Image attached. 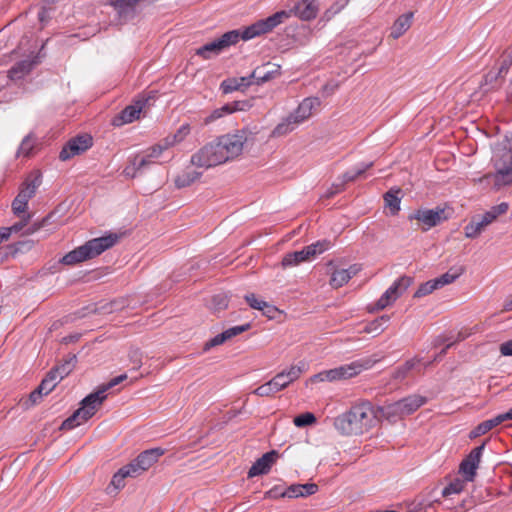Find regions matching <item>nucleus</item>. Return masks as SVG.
Returning a JSON list of instances; mask_svg holds the SVG:
<instances>
[{
	"label": "nucleus",
	"instance_id": "nucleus-48",
	"mask_svg": "<svg viewBox=\"0 0 512 512\" xmlns=\"http://www.w3.org/2000/svg\"><path fill=\"white\" fill-rule=\"evenodd\" d=\"M75 362V356L65 361L63 364L57 366L52 369L50 372H55V375H58V380H62L65 376H67L73 369Z\"/></svg>",
	"mask_w": 512,
	"mask_h": 512
},
{
	"label": "nucleus",
	"instance_id": "nucleus-54",
	"mask_svg": "<svg viewBox=\"0 0 512 512\" xmlns=\"http://www.w3.org/2000/svg\"><path fill=\"white\" fill-rule=\"evenodd\" d=\"M28 203L18 198L17 196L12 201V211L16 216H21V214L26 212Z\"/></svg>",
	"mask_w": 512,
	"mask_h": 512
},
{
	"label": "nucleus",
	"instance_id": "nucleus-28",
	"mask_svg": "<svg viewBox=\"0 0 512 512\" xmlns=\"http://www.w3.org/2000/svg\"><path fill=\"white\" fill-rule=\"evenodd\" d=\"M303 369L300 366L292 365L289 368L277 373L274 377L282 385V389L287 388L291 383L300 378Z\"/></svg>",
	"mask_w": 512,
	"mask_h": 512
},
{
	"label": "nucleus",
	"instance_id": "nucleus-36",
	"mask_svg": "<svg viewBox=\"0 0 512 512\" xmlns=\"http://www.w3.org/2000/svg\"><path fill=\"white\" fill-rule=\"evenodd\" d=\"M499 424H501V419L499 418L498 415L492 419L483 421L471 431L470 437L476 438L481 435H484L494 427L498 426Z\"/></svg>",
	"mask_w": 512,
	"mask_h": 512
},
{
	"label": "nucleus",
	"instance_id": "nucleus-18",
	"mask_svg": "<svg viewBox=\"0 0 512 512\" xmlns=\"http://www.w3.org/2000/svg\"><path fill=\"white\" fill-rule=\"evenodd\" d=\"M320 106V100L316 97L305 98L292 112L290 115L297 121L300 125L304 121L308 120L317 108Z\"/></svg>",
	"mask_w": 512,
	"mask_h": 512
},
{
	"label": "nucleus",
	"instance_id": "nucleus-60",
	"mask_svg": "<svg viewBox=\"0 0 512 512\" xmlns=\"http://www.w3.org/2000/svg\"><path fill=\"white\" fill-rule=\"evenodd\" d=\"M499 351L502 356H512V339L500 344Z\"/></svg>",
	"mask_w": 512,
	"mask_h": 512
},
{
	"label": "nucleus",
	"instance_id": "nucleus-32",
	"mask_svg": "<svg viewBox=\"0 0 512 512\" xmlns=\"http://www.w3.org/2000/svg\"><path fill=\"white\" fill-rule=\"evenodd\" d=\"M252 84L251 78L249 77H239V78H229L224 80L221 83V89L224 94L231 93L236 90H241L246 88Z\"/></svg>",
	"mask_w": 512,
	"mask_h": 512
},
{
	"label": "nucleus",
	"instance_id": "nucleus-44",
	"mask_svg": "<svg viewBox=\"0 0 512 512\" xmlns=\"http://www.w3.org/2000/svg\"><path fill=\"white\" fill-rule=\"evenodd\" d=\"M151 162L146 158L145 154L141 152L134 156L132 161L133 174L132 177H135L141 174L144 170L151 166Z\"/></svg>",
	"mask_w": 512,
	"mask_h": 512
},
{
	"label": "nucleus",
	"instance_id": "nucleus-14",
	"mask_svg": "<svg viewBox=\"0 0 512 512\" xmlns=\"http://www.w3.org/2000/svg\"><path fill=\"white\" fill-rule=\"evenodd\" d=\"M93 144V139L88 134L79 135L72 138L62 148L59 154V158L62 161H66L76 155H79L88 150Z\"/></svg>",
	"mask_w": 512,
	"mask_h": 512
},
{
	"label": "nucleus",
	"instance_id": "nucleus-34",
	"mask_svg": "<svg viewBox=\"0 0 512 512\" xmlns=\"http://www.w3.org/2000/svg\"><path fill=\"white\" fill-rule=\"evenodd\" d=\"M143 153L153 165L158 163L160 159L168 155V149L163 145L162 141L160 140L158 143L145 149Z\"/></svg>",
	"mask_w": 512,
	"mask_h": 512
},
{
	"label": "nucleus",
	"instance_id": "nucleus-26",
	"mask_svg": "<svg viewBox=\"0 0 512 512\" xmlns=\"http://www.w3.org/2000/svg\"><path fill=\"white\" fill-rule=\"evenodd\" d=\"M40 183V174H37L35 176H29L23 183L17 197L28 203L29 200L33 198L36 194V190L39 187Z\"/></svg>",
	"mask_w": 512,
	"mask_h": 512
},
{
	"label": "nucleus",
	"instance_id": "nucleus-40",
	"mask_svg": "<svg viewBox=\"0 0 512 512\" xmlns=\"http://www.w3.org/2000/svg\"><path fill=\"white\" fill-rule=\"evenodd\" d=\"M372 166V163H369L367 165H365L364 168L362 169H359L356 174L354 175H351L349 173H346L343 177V182L340 183V184H337V185H333V187L327 192L326 194V197H332L334 194L340 192L343 190V186H344V183L345 182H350V181H354L357 177H359L360 175H362L367 169H369L370 167Z\"/></svg>",
	"mask_w": 512,
	"mask_h": 512
},
{
	"label": "nucleus",
	"instance_id": "nucleus-39",
	"mask_svg": "<svg viewBox=\"0 0 512 512\" xmlns=\"http://www.w3.org/2000/svg\"><path fill=\"white\" fill-rule=\"evenodd\" d=\"M329 247H330V242L324 240V241H318L316 243L308 245V246L304 247L303 250H304L305 256H306L307 261H308V260L313 259L317 255L323 253Z\"/></svg>",
	"mask_w": 512,
	"mask_h": 512
},
{
	"label": "nucleus",
	"instance_id": "nucleus-10",
	"mask_svg": "<svg viewBox=\"0 0 512 512\" xmlns=\"http://www.w3.org/2000/svg\"><path fill=\"white\" fill-rule=\"evenodd\" d=\"M412 283L413 279L408 276H402L397 279L376 301L374 310H384L388 306L392 305L401 295L406 292Z\"/></svg>",
	"mask_w": 512,
	"mask_h": 512
},
{
	"label": "nucleus",
	"instance_id": "nucleus-33",
	"mask_svg": "<svg viewBox=\"0 0 512 512\" xmlns=\"http://www.w3.org/2000/svg\"><path fill=\"white\" fill-rule=\"evenodd\" d=\"M143 365V354L139 350H134L130 354V372L133 370L137 372L135 375L130 374V381L131 380H138L145 375L149 374V371L147 369H144L142 371H139Z\"/></svg>",
	"mask_w": 512,
	"mask_h": 512
},
{
	"label": "nucleus",
	"instance_id": "nucleus-1",
	"mask_svg": "<svg viewBox=\"0 0 512 512\" xmlns=\"http://www.w3.org/2000/svg\"><path fill=\"white\" fill-rule=\"evenodd\" d=\"M257 132L249 127L236 129L207 143L191 156L192 165L210 168L239 158L255 143Z\"/></svg>",
	"mask_w": 512,
	"mask_h": 512
},
{
	"label": "nucleus",
	"instance_id": "nucleus-50",
	"mask_svg": "<svg viewBox=\"0 0 512 512\" xmlns=\"http://www.w3.org/2000/svg\"><path fill=\"white\" fill-rule=\"evenodd\" d=\"M436 289H437V287H436L434 280H429L419 286V288L414 293V297L420 298V297L426 296V295L432 293Z\"/></svg>",
	"mask_w": 512,
	"mask_h": 512
},
{
	"label": "nucleus",
	"instance_id": "nucleus-4",
	"mask_svg": "<svg viewBox=\"0 0 512 512\" xmlns=\"http://www.w3.org/2000/svg\"><path fill=\"white\" fill-rule=\"evenodd\" d=\"M122 236L123 234L109 233L104 236L91 239L64 255L61 259V263L65 265H75L86 260L93 259L116 245Z\"/></svg>",
	"mask_w": 512,
	"mask_h": 512
},
{
	"label": "nucleus",
	"instance_id": "nucleus-8",
	"mask_svg": "<svg viewBox=\"0 0 512 512\" xmlns=\"http://www.w3.org/2000/svg\"><path fill=\"white\" fill-rule=\"evenodd\" d=\"M508 211V204L501 203L491 207L486 213L481 216L474 217L464 228L465 236L467 238H477L487 226L492 224L499 216Z\"/></svg>",
	"mask_w": 512,
	"mask_h": 512
},
{
	"label": "nucleus",
	"instance_id": "nucleus-3",
	"mask_svg": "<svg viewBox=\"0 0 512 512\" xmlns=\"http://www.w3.org/2000/svg\"><path fill=\"white\" fill-rule=\"evenodd\" d=\"M126 378V374L114 377L108 383L100 386L97 391L86 396L81 402V407L62 423L61 428L70 430L90 419L106 399V392L126 380Z\"/></svg>",
	"mask_w": 512,
	"mask_h": 512
},
{
	"label": "nucleus",
	"instance_id": "nucleus-55",
	"mask_svg": "<svg viewBox=\"0 0 512 512\" xmlns=\"http://www.w3.org/2000/svg\"><path fill=\"white\" fill-rule=\"evenodd\" d=\"M128 122V106L123 108L122 111L113 117L111 124L115 127H120Z\"/></svg>",
	"mask_w": 512,
	"mask_h": 512
},
{
	"label": "nucleus",
	"instance_id": "nucleus-24",
	"mask_svg": "<svg viewBox=\"0 0 512 512\" xmlns=\"http://www.w3.org/2000/svg\"><path fill=\"white\" fill-rule=\"evenodd\" d=\"M318 486L314 483L294 484L289 486L280 495L281 497L297 498L313 495L317 492Z\"/></svg>",
	"mask_w": 512,
	"mask_h": 512
},
{
	"label": "nucleus",
	"instance_id": "nucleus-59",
	"mask_svg": "<svg viewBox=\"0 0 512 512\" xmlns=\"http://www.w3.org/2000/svg\"><path fill=\"white\" fill-rule=\"evenodd\" d=\"M213 306L216 310L225 309L228 306L227 297L224 295H216L213 297Z\"/></svg>",
	"mask_w": 512,
	"mask_h": 512
},
{
	"label": "nucleus",
	"instance_id": "nucleus-27",
	"mask_svg": "<svg viewBox=\"0 0 512 512\" xmlns=\"http://www.w3.org/2000/svg\"><path fill=\"white\" fill-rule=\"evenodd\" d=\"M38 63H39V61H38L37 57H34L33 59H25V60H22L20 62H17L9 70V77L12 80L22 79Z\"/></svg>",
	"mask_w": 512,
	"mask_h": 512
},
{
	"label": "nucleus",
	"instance_id": "nucleus-11",
	"mask_svg": "<svg viewBox=\"0 0 512 512\" xmlns=\"http://www.w3.org/2000/svg\"><path fill=\"white\" fill-rule=\"evenodd\" d=\"M164 455L162 448H152L141 452L130 462V477H139L154 466L161 456Z\"/></svg>",
	"mask_w": 512,
	"mask_h": 512
},
{
	"label": "nucleus",
	"instance_id": "nucleus-53",
	"mask_svg": "<svg viewBox=\"0 0 512 512\" xmlns=\"http://www.w3.org/2000/svg\"><path fill=\"white\" fill-rule=\"evenodd\" d=\"M30 219H31V215L25 214L22 217V220L20 222L15 223L14 225H12L10 227H5V229L8 230V232H7L8 238L11 236L12 233L20 232L27 225V223L29 222Z\"/></svg>",
	"mask_w": 512,
	"mask_h": 512
},
{
	"label": "nucleus",
	"instance_id": "nucleus-31",
	"mask_svg": "<svg viewBox=\"0 0 512 512\" xmlns=\"http://www.w3.org/2000/svg\"><path fill=\"white\" fill-rule=\"evenodd\" d=\"M128 477V466H123L115 473L106 491L109 495H116L117 492L124 488L126 485V478Z\"/></svg>",
	"mask_w": 512,
	"mask_h": 512
},
{
	"label": "nucleus",
	"instance_id": "nucleus-22",
	"mask_svg": "<svg viewBox=\"0 0 512 512\" xmlns=\"http://www.w3.org/2000/svg\"><path fill=\"white\" fill-rule=\"evenodd\" d=\"M277 459V453L275 451L268 452L259 458L250 468L248 472L249 477H254L268 473L271 466Z\"/></svg>",
	"mask_w": 512,
	"mask_h": 512
},
{
	"label": "nucleus",
	"instance_id": "nucleus-63",
	"mask_svg": "<svg viewBox=\"0 0 512 512\" xmlns=\"http://www.w3.org/2000/svg\"><path fill=\"white\" fill-rule=\"evenodd\" d=\"M282 492H279L278 491V488L277 487H274L272 489H270L269 491H267L264 495L265 498H277V497H281V494Z\"/></svg>",
	"mask_w": 512,
	"mask_h": 512
},
{
	"label": "nucleus",
	"instance_id": "nucleus-62",
	"mask_svg": "<svg viewBox=\"0 0 512 512\" xmlns=\"http://www.w3.org/2000/svg\"><path fill=\"white\" fill-rule=\"evenodd\" d=\"M267 383L269 384L273 394H276V393H278V392L283 390L282 387H281L282 385L276 380L275 377H273Z\"/></svg>",
	"mask_w": 512,
	"mask_h": 512
},
{
	"label": "nucleus",
	"instance_id": "nucleus-46",
	"mask_svg": "<svg viewBox=\"0 0 512 512\" xmlns=\"http://www.w3.org/2000/svg\"><path fill=\"white\" fill-rule=\"evenodd\" d=\"M198 177L199 174L195 171L185 172L181 175H178L174 182L178 188H184L195 182Z\"/></svg>",
	"mask_w": 512,
	"mask_h": 512
},
{
	"label": "nucleus",
	"instance_id": "nucleus-35",
	"mask_svg": "<svg viewBox=\"0 0 512 512\" xmlns=\"http://www.w3.org/2000/svg\"><path fill=\"white\" fill-rule=\"evenodd\" d=\"M245 300L249 306L253 309L263 311L264 314L270 315L276 311V308L267 302L258 299L255 294H248L245 296Z\"/></svg>",
	"mask_w": 512,
	"mask_h": 512
},
{
	"label": "nucleus",
	"instance_id": "nucleus-15",
	"mask_svg": "<svg viewBox=\"0 0 512 512\" xmlns=\"http://www.w3.org/2000/svg\"><path fill=\"white\" fill-rule=\"evenodd\" d=\"M484 450V444L475 447L461 462L459 471L463 474L466 481H473L476 476V471L479 467L481 457Z\"/></svg>",
	"mask_w": 512,
	"mask_h": 512
},
{
	"label": "nucleus",
	"instance_id": "nucleus-17",
	"mask_svg": "<svg viewBox=\"0 0 512 512\" xmlns=\"http://www.w3.org/2000/svg\"><path fill=\"white\" fill-rule=\"evenodd\" d=\"M251 107L252 103L249 100L227 103L220 108L214 109L208 116L204 118L203 122L204 124L208 125L224 117L225 115H229L234 112L248 111Z\"/></svg>",
	"mask_w": 512,
	"mask_h": 512
},
{
	"label": "nucleus",
	"instance_id": "nucleus-45",
	"mask_svg": "<svg viewBox=\"0 0 512 512\" xmlns=\"http://www.w3.org/2000/svg\"><path fill=\"white\" fill-rule=\"evenodd\" d=\"M58 382V375H55V372H49L41 381L38 388L41 390L43 395H47L55 388Z\"/></svg>",
	"mask_w": 512,
	"mask_h": 512
},
{
	"label": "nucleus",
	"instance_id": "nucleus-42",
	"mask_svg": "<svg viewBox=\"0 0 512 512\" xmlns=\"http://www.w3.org/2000/svg\"><path fill=\"white\" fill-rule=\"evenodd\" d=\"M466 482L465 478H455L442 490V496L450 497L455 494H460L465 489Z\"/></svg>",
	"mask_w": 512,
	"mask_h": 512
},
{
	"label": "nucleus",
	"instance_id": "nucleus-19",
	"mask_svg": "<svg viewBox=\"0 0 512 512\" xmlns=\"http://www.w3.org/2000/svg\"><path fill=\"white\" fill-rule=\"evenodd\" d=\"M250 328H251V325L249 323L240 325V326L231 327V328L223 331L222 333L214 336L209 341H207L204 344L203 349H204V351H208L215 346L222 345L223 343L231 340L233 337H235L243 332H246Z\"/></svg>",
	"mask_w": 512,
	"mask_h": 512
},
{
	"label": "nucleus",
	"instance_id": "nucleus-61",
	"mask_svg": "<svg viewBox=\"0 0 512 512\" xmlns=\"http://www.w3.org/2000/svg\"><path fill=\"white\" fill-rule=\"evenodd\" d=\"M43 396V393L41 390L37 387L34 391H32L29 395V400L32 404H37L41 397Z\"/></svg>",
	"mask_w": 512,
	"mask_h": 512
},
{
	"label": "nucleus",
	"instance_id": "nucleus-57",
	"mask_svg": "<svg viewBox=\"0 0 512 512\" xmlns=\"http://www.w3.org/2000/svg\"><path fill=\"white\" fill-rule=\"evenodd\" d=\"M343 9V5L339 3H334L328 8L324 14L323 19L326 21H330L336 14H338Z\"/></svg>",
	"mask_w": 512,
	"mask_h": 512
},
{
	"label": "nucleus",
	"instance_id": "nucleus-47",
	"mask_svg": "<svg viewBox=\"0 0 512 512\" xmlns=\"http://www.w3.org/2000/svg\"><path fill=\"white\" fill-rule=\"evenodd\" d=\"M35 144H36V139L33 136H31V135L26 136L21 142V145L18 150V155L19 156L21 155L24 157H29L33 153Z\"/></svg>",
	"mask_w": 512,
	"mask_h": 512
},
{
	"label": "nucleus",
	"instance_id": "nucleus-5",
	"mask_svg": "<svg viewBox=\"0 0 512 512\" xmlns=\"http://www.w3.org/2000/svg\"><path fill=\"white\" fill-rule=\"evenodd\" d=\"M493 165L495 173L487 174L484 179L492 178L495 189L512 185V139H504L494 147Z\"/></svg>",
	"mask_w": 512,
	"mask_h": 512
},
{
	"label": "nucleus",
	"instance_id": "nucleus-7",
	"mask_svg": "<svg viewBox=\"0 0 512 512\" xmlns=\"http://www.w3.org/2000/svg\"><path fill=\"white\" fill-rule=\"evenodd\" d=\"M426 402L427 399L424 396L418 394L409 395L397 402L382 406L383 417L390 422H394L398 418H403L414 413Z\"/></svg>",
	"mask_w": 512,
	"mask_h": 512
},
{
	"label": "nucleus",
	"instance_id": "nucleus-6",
	"mask_svg": "<svg viewBox=\"0 0 512 512\" xmlns=\"http://www.w3.org/2000/svg\"><path fill=\"white\" fill-rule=\"evenodd\" d=\"M377 361V359L364 358L333 369L324 370L311 376L309 382L317 384L348 380L359 375L362 371L370 369Z\"/></svg>",
	"mask_w": 512,
	"mask_h": 512
},
{
	"label": "nucleus",
	"instance_id": "nucleus-25",
	"mask_svg": "<svg viewBox=\"0 0 512 512\" xmlns=\"http://www.w3.org/2000/svg\"><path fill=\"white\" fill-rule=\"evenodd\" d=\"M191 133V126L189 124L181 125L174 133L167 135L161 139L163 145L169 150L181 144Z\"/></svg>",
	"mask_w": 512,
	"mask_h": 512
},
{
	"label": "nucleus",
	"instance_id": "nucleus-29",
	"mask_svg": "<svg viewBox=\"0 0 512 512\" xmlns=\"http://www.w3.org/2000/svg\"><path fill=\"white\" fill-rule=\"evenodd\" d=\"M412 18H413L412 12L405 13V14L399 16L395 20L393 25L391 26L390 37H392L393 39H398L404 33H406L409 30V28L411 27Z\"/></svg>",
	"mask_w": 512,
	"mask_h": 512
},
{
	"label": "nucleus",
	"instance_id": "nucleus-13",
	"mask_svg": "<svg viewBox=\"0 0 512 512\" xmlns=\"http://www.w3.org/2000/svg\"><path fill=\"white\" fill-rule=\"evenodd\" d=\"M410 218L420 222L423 225L422 230L426 231L446 221L449 218V214L444 208L438 207L435 209L417 210Z\"/></svg>",
	"mask_w": 512,
	"mask_h": 512
},
{
	"label": "nucleus",
	"instance_id": "nucleus-21",
	"mask_svg": "<svg viewBox=\"0 0 512 512\" xmlns=\"http://www.w3.org/2000/svg\"><path fill=\"white\" fill-rule=\"evenodd\" d=\"M318 11L319 3L317 0H301L294 7L295 15L305 21L314 19Z\"/></svg>",
	"mask_w": 512,
	"mask_h": 512
},
{
	"label": "nucleus",
	"instance_id": "nucleus-23",
	"mask_svg": "<svg viewBox=\"0 0 512 512\" xmlns=\"http://www.w3.org/2000/svg\"><path fill=\"white\" fill-rule=\"evenodd\" d=\"M359 271L360 268L357 265H352L348 269H336L333 271L329 283L333 288H340L347 284Z\"/></svg>",
	"mask_w": 512,
	"mask_h": 512
},
{
	"label": "nucleus",
	"instance_id": "nucleus-20",
	"mask_svg": "<svg viewBox=\"0 0 512 512\" xmlns=\"http://www.w3.org/2000/svg\"><path fill=\"white\" fill-rule=\"evenodd\" d=\"M280 75V66L274 63H266L257 67L251 74L250 78L254 79L257 84L268 82Z\"/></svg>",
	"mask_w": 512,
	"mask_h": 512
},
{
	"label": "nucleus",
	"instance_id": "nucleus-41",
	"mask_svg": "<svg viewBox=\"0 0 512 512\" xmlns=\"http://www.w3.org/2000/svg\"><path fill=\"white\" fill-rule=\"evenodd\" d=\"M307 261L304 250L295 251L289 254H286L281 262L283 268L296 266L302 262Z\"/></svg>",
	"mask_w": 512,
	"mask_h": 512
},
{
	"label": "nucleus",
	"instance_id": "nucleus-64",
	"mask_svg": "<svg viewBox=\"0 0 512 512\" xmlns=\"http://www.w3.org/2000/svg\"><path fill=\"white\" fill-rule=\"evenodd\" d=\"M498 416L501 419V423L507 420H512V408L509 409L506 413L499 414Z\"/></svg>",
	"mask_w": 512,
	"mask_h": 512
},
{
	"label": "nucleus",
	"instance_id": "nucleus-49",
	"mask_svg": "<svg viewBox=\"0 0 512 512\" xmlns=\"http://www.w3.org/2000/svg\"><path fill=\"white\" fill-rule=\"evenodd\" d=\"M317 421L315 415L311 412H306L296 416L293 423L297 427H305L315 424Z\"/></svg>",
	"mask_w": 512,
	"mask_h": 512
},
{
	"label": "nucleus",
	"instance_id": "nucleus-52",
	"mask_svg": "<svg viewBox=\"0 0 512 512\" xmlns=\"http://www.w3.org/2000/svg\"><path fill=\"white\" fill-rule=\"evenodd\" d=\"M109 4L117 12L119 18L126 17L128 12V0H110Z\"/></svg>",
	"mask_w": 512,
	"mask_h": 512
},
{
	"label": "nucleus",
	"instance_id": "nucleus-56",
	"mask_svg": "<svg viewBox=\"0 0 512 512\" xmlns=\"http://www.w3.org/2000/svg\"><path fill=\"white\" fill-rule=\"evenodd\" d=\"M51 217H52V214H49L46 217H44L41 221L33 223L31 226H29L27 228V230L25 231V234L30 235V234H33L36 231L40 230L42 227H44L48 223V221L50 220Z\"/></svg>",
	"mask_w": 512,
	"mask_h": 512
},
{
	"label": "nucleus",
	"instance_id": "nucleus-30",
	"mask_svg": "<svg viewBox=\"0 0 512 512\" xmlns=\"http://www.w3.org/2000/svg\"><path fill=\"white\" fill-rule=\"evenodd\" d=\"M298 126L299 124L297 123V121H295V119L289 114L274 127V129L271 131L270 137H284L293 132Z\"/></svg>",
	"mask_w": 512,
	"mask_h": 512
},
{
	"label": "nucleus",
	"instance_id": "nucleus-12",
	"mask_svg": "<svg viewBox=\"0 0 512 512\" xmlns=\"http://www.w3.org/2000/svg\"><path fill=\"white\" fill-rule=\"evenodd\" d=\"M240 38L238 31L233 30L223 34L220 38L205 44L197 49L196 54L203 58H209L211 53L218 54L224 48L236 44Z\"/></svg>",
	"mask_w": 512,
	"mask_h": 512
},
{
	"label": "nucleus",
	"instance_id": "nucleus-43",
	"mask_svg": "<svg viewBox=\"0 0 512 512\" xmlns=\"http://www.w3.org/2000/svg\"><path fill=\"white\" fill-rule=\"evenodd\" d=\"M420 367V360L413 358L408 361H406L402 366H400L394 373L395 379H404L410 371L414 369H419Z\"/></svg>",
	"mask_w": 512,
	"mask_h": 512
},
{
	"label": "nucleus",
	"instance_id": "nucleus-37",
	"mask_svg": "<svg viewBox=\"0 0 512 512\" xmlns=\"http://www.w3.org/2000/svg\"><path fill=\"white\" fill-rule=\"evenodd\" d=\"M400 193V189H390L384 195V201L386 207L389 208L392 215H395L400 210V198L398 194Z\"/></svg>",
	"mask_w": 512,
	"mask_h": 512
},
{
	"label": "nucleus",
	"instance_id": "nucleus-16",
	"mask_svg": "<svg viewBox=\"0 0 512 512\" xmlns=\"http://www.w3.org/2000/svg\"><path fill=\"white\" fill-rule=\"evenodd\" d=\"M154 102L153 92L136 96L130 104V123L146 117Z\"/></svg>",
	"mask_w": 512,
	"mask_h": 512
},
{
	"label": "nucleus",
	"instance_id": "nucleus-9",
	"mask_svg": "<svg viewBox=\"0 0 512 512\" xmlns=\"http://www.w3.org/2000/svg\"><path fill=\"white\" fill-rule=\"evenodd\" d=\"M290 13L287 11H279L266 19L259 20L251 26L245 28L240 35L242 39L249 40L261 34L270 32L273 28L288 19Z\"/></svg>",
	"mask_w": 512,
	"mask_h": 512
},
{
	"label": "nucleus",
	"instance_id": "nucleus-38",
	"mask_svg": "<svg viewBox=\"0 0 512 512\" xmlns=\"http://www.w3.org/2000/svg\"><path fill=\"white\" fill-rule=\"evenodd\" d=\"M390 317L387 315H383L379 317L378 319L368 323L365 328L364 332L368 334H373L374 336H377L384 332L385 325L389 322Z\"/></svg>",
	"mask_w": 512,
	"mask_h": 512
},
{
	"label": "nucleus",
	"instance_id": "nucleus-2",
	"mask_svg": "<svg viewBox=\"0 0 512 512\" xmlns=\"http://www.w3.org/2000/svg\"><path fill=\"white\" fill-rule=\"evenodd\" d=\"M382 418V406H374L368 401H363L338 416L334 421V427L342 435L359 436L375 428Z\"/></svg>",
	"mask_w": 512,
	"mask_h": 512
},
{
	"label": "nucleus",
	"instance_id": "nucleus-51",
	"mask_svg": "<svg viewBox=\"0 0 512 512\" xmlns=\"http://www.w3.org/2000/svg\"><path fill=\"white\" fill-rule=\"evenodd\" d=\"M459 275H460V273L452 274L450 272H447V273H444L440 277H438L436 279H433V280H434V282L436 284V287L438 289V288H441V287H443L445 285L453 283L459 277Z\"/></svg>",
	"mask_w": 512,
	"mask_h": 512
},
{
	"label": "nucleus",
	"instance_id": "nucleus-58",
	"mask_svg": "<svg viewBox=\"0 0 512 512\" xmlns=\"http://www.w3.org/2000/svg\"><path fill=\"white\" fill-rule=\"evenodd\" d=\"M253 394H255V395L259 396V397H271V396L274 395L272 393L271 388H270V386H269V384L267 382L264 383L263 385H260L259 387H257L253 391Z\"/></svg>",
	"mask_w": 512,
	"mask_h": 512
}]
</instances>
